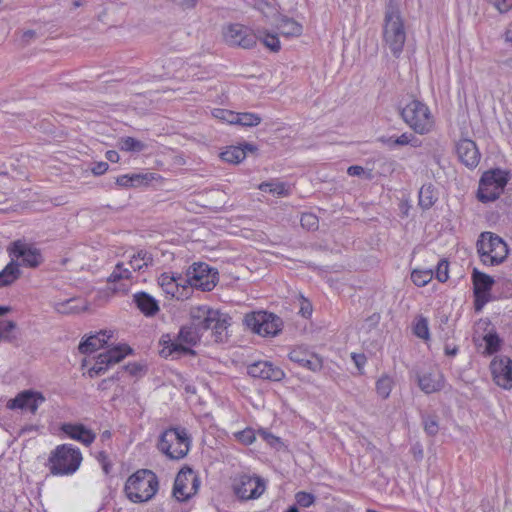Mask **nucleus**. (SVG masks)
<instances>
[{"mask_svg": "<svg viewBox=\"0 0 512 512\" xmlns=\"http://www.w3.org/2000/svg\"><path fill=\"white\" fill-rule=\"evenodd\" d=\"M189 316L190 322L202 336L206 331L211 330L216 342L226 341L231 320L227 313L203 305L192 307Z\"/></svg>", "mask_w": 512, "mask_h": 512, "instance_id": "obj_1", "label": "nucleus"}, {"mask_svg": "<svg viewBox=\"0 0 512 512\" xmlns=\"http://www.w3.org/2000/svg\"><path fill=\"white\" fill-rule=\"evenodd\" d=\"M383 40L394 57L398 58L406 41L404 21L395 0H389L384 16Z\"/></svg>", "mask_w": 512, "mask_h": 512, "instance_id": "obj_2", "label": "nucleus"}, {"mask_svg": "<svg viewBox=\"0 0 512 512\" xmlns=\"http://www.w3.org/2000/svg\"><path fill=\"white\" fill-rule=\"evenodd\" d=\"M159 489L157 475L148 469H140L126 481L124 491L129 500L142 503L151 500Z\"/></svg>", "mask_w": 512, "mask_h": 512, "instance_id": "obj_3", "label": "nucleus"}, {"mask_svg": "<svg viewBox=\"0 0 512 512\" xmlns=\"http://www.w3.org/2000/svg\"><path fill=\"white\" fill-rule=\"evenodd\" d=\"M403 121L417 134L429 133L434 126V118L429 107L418 99H411L399 109Z\"/></svg>", "mask_w": 512, "mask_h": 512, "instance_id": "obj_4", "label": "nucleus"}, {"mask_svg": "<svg viewBox=\"0 0 512 512\" xmlns=\"http://www.w3.org/2000/svg\"><path fill=\"white\" fill-rule=\"evenodd\" d=\"M82 454L72 444L58 445L48 458L49 470L53 475H71L81 464Z\"/></svg>", "mask_w": 512, "mask_h": 512, "instance_id": "obj_5", "label": "nucleus"}, {"mask_svg": "<svg viewBox=\"0 0 512 512\" xmlns=\"http://www.w3.org/2000/svg\"><path fill=\"white\" fill-rule=\"evenodd\" d=\"M191 439L183 427L166 429L159 438L158 449L172 460L184 458L190 450Z\"/></svg>", "mask_w": 512, "mask_h": 512, "instance_id": "obj_6", "label": "nucleus"}, {"mask_svg": "<svg viewBox=\"0 0 512 512\" xmlns=\"http://www.w3.org/2000/svg\"><path fill=\"white\" fill-rule=\"evenodd\" d=\"M477 252L485 265L503 263L509 253L507 243L492 232H482L477 240Z\"/></svg>", "mask_w": 512, "mask_h": 512, "instance_id": "obj_7", "label": "nucleus"}, {"mask_svg": "<svg viewBox=\"0 0 512 512\" xmlns=\"http://www.w3.org/2000/svg\"><path fill=\"white\" fill-rule=\"evenodd\" d=\"M509 180V172L500 168L484 172L479 181L477 191L478 200L482 203H489L497 200L503 193Z\"/></svg>", "mask_w": 512, "mask_h": 512, "instance_id": "obj_8", "label": "nucleus"}, {"mask_svg": "<svg viewBox=\"0 0 512 512\" xmlns=\"http://www.w3.org/2000/svg\"><path fill=\"white\" fill-rule=\"evenodd\" d=\"M244 322L253 332L264 337H274L278 335L283 326V321L279 316L266 311L246 314Z\"/></svg>", "mask_w": 512, "mask_h": 512, "instance_id": "obj_9", "label": "nucleus"}, {"mask_svg": "<svg viewBox=\"0 0 512 512\" xmlns=\"http://www.w3.org/2000/svg\"><path fill=\"white\" fill-rule=\"evenodd\" d=\"M186 283L189 288L195 287L202 291H211L218 280V272L203 262L194 263L187 270Z\"/></svg>", "mask_w": 512, "mask_h": 512, "instance_id": "obj_10", "label": "nucleus"}, {"mask_svg": "<svg viewBox=\"0 0 512 512\" xmlns=\"http://www.w3.org/2000/svg\"><path fill=\"white\" fill-rule=\"evenodd\" d=\"M266 490V481L257 475L243 474L233 483L235 495L242 501L258 499Z\"/></svg>", "mask_w": 512, "mask_h": 512, "instance_id": "obj_11", "label": "nucleus"}, {"mask_svg": "<svg viewBox=\"0 0 512 512\" xmlns=\"http://www.w3.org/2000/svg\"><path fill=\"white\" fill-rule=\"evenodd\" d=\"M132 353V349L127 346H117L100 353L95 360V364L88 370V375L91 378L104 374L111 365L119 363L124 357Z\"/></svg>", "mask_w": 512, "mask_h": 512, "instance_id": "obj_12", "label": "nucleus"}, {"mask_svg": "<svg viewBox=\"0 0 512 512\" xmlns=\"http://www.w3.org/2000/svg\"><path fill=\"white\" fill-rule=\"evenodd\" d=\"M224 41L230 46L244 49L252 48L257 43V36L248 27L242 24H230L223 30Z\"/></svg>", "mask_w": 512, "mask_h": 512, "instance_id": "obj_13", "label": "nucleus"}, {"mask_svg": "<svg viewBox=\"0 0 512 512\" xmlns=\"http://www.w3.org/2000/svg\"><path fill=\"white\" fill-rule=\"evenodd\" d=\"M10 255L17 260H20V265L28 268H37L44 261L40 249L20 240L12 243Z\"/></svg>", "mask_w": 512, "mask_h": 512, "instance_id": "obj_14", "label": "nucleus"}, {"mask_svg": "<svg viewBox=\"0 0 512 512\" xmlns=\"http://www.w3.org/2000/svg\"><path fill=\"white\" fill-rule=\"evenodd\" d=\"M474 307L476 311H480L490 301V291L494 285V279L476 268L472 272Z\"/></svg>", "mask_w": 512, "mask_h": 512, "instance_id": "obj_15", "label": "nucleus"}, {"mask_svg": "<svg viewBox=\"0 0 512 512\" xmlns=\"http://www.w3.org/2000/svg\"><path fill=\"white\" fill-rule=\"evenodd\" d=\"M45 402V397L41 392L33 390H24L17 394L13 399L7 402V408L11 410L15 409H27L32 414H35L38 407Z\"/></svg>", "mask_w": 512, "mask_h": 512, "instance_id": "obj_16", "label": "nucleus"}, {"mask_svg": "<svg viewBox=\"0 0 512 512\" xmlns=\"http://www.w3.org/2000/svg\"><path fill=\"white\" fill-rule=\"evenodd\" d=\"M490 370L493 376L494 382L504 388H512V360L503 356L495 358L491 361Z\"/></svg>", "mask_w": 512, "mask_h": 512, "instance_id": "obj_17", "label": "nucleus"}, {"mask_svg": "<svg viewBox=\"0 0 512 512\" xmlns=\"http://www.w3.org/2000/svg\"><path fill=\"white\" fill-rule=\"evenodd\" d=\"M248 374L254 378L270 381H281L285 377L284 371L269 361H256L248 366Z\"/></svg>", "mask_w": 512, "mask_h": 512, "instance_id": "obj_18", "label": "nucleus"}, {"mask_svg": "<svg viewBox=\"0 0 512 512\" xmlns=\"http://www.w3.org/2000/svg\"><path fill=\"white\" fill-rule=\"evenodd\" d=\"M289 359L312 372H318L323 367L322 359L313 352L303 347L292 349L288 355Z\"/></svg>", "mask_w": 512, "mask_h": 512, "instance_id": "obj_19", "label": "nucleus"}, {"mask_svg": "<svg viewBox=\"0 0 512 512\" xmlns=\"http://www.w3.org/2000/svg\"><path fill=\"white\" fill-rule=\"evenodd\" d=\"M185 279L181 275L164 272L158 277V284L162 290L172 297L180 299L184 296V291L187 289L185 286Z\"/></svg>", "mask_w": 512, "mask_h": 512, "instance_id": "obj_20", "label": "nucleus"}, {"mask_svg": "<svg viewBox=\"0 0 512 512\" xmlns=\"http://www.w3.org/2000/svg\"><path fill=\"white\" fill-rule=\"evenodd\" d=\"M459 160L468 168H475L481 159L476 143L470 139H462L456 145Z\"/></svg>", "mask_w": 512, "mask_h": 512, "instance_id": "obj_21", "label": "nucleus"}, {"mask_svg": "<svg viewBox=\"0 0 512 512\" xmlns=\"http://www.w3.org/2000/svg\"><path fill=\"white\" fill-rule=\"evenodd\" d=\"M197 480L196 476L193 473V470L189 467L182 468L174 481L173 486V496L178 501H185L190 498V492H187V483L191 482L193 487H195V481Z\"/></svg>", "mask_w": 512, "mask_h": 512, "instance_id": "obj_22", "label": "nucleus"}, {"mask_svg": "<svg viewBox=\"0 0 512 512\" xmlns=\"http://www.w3.org/2000/svg\"><path fill=\"white\" fill-rule=\"evenodd\" d=\"M159 345L162 346L160 355L164 358L170 356L180 355H195L196 352L178 342L177 337L173 338L170 334H163L159 340Z\"/></svg>", "mask_w": 512, "mask_h": 512, "instance_id": "obj_23", "label": "nucleus"}, {"mask_svg": "<svg viewBox=\"0 0 512 512\" xmlns=\"http://www.w3.org/2000/svg\"><path fill=\"white\" fill-rule=\"evenodd\" d=\"M61 431L69 438L86 446L92 444L96 438L95 433L86 428L83 424L64 423L61 426Z\"/></svg>", "mask_w": 512, "mask_h": 512, "instance_id": "obj_24", "label": "nucleus"}, {"mask_svg": "<svg viewBox=\"0 0 512 512\" xmlns=\"http://www.w3.org/2000/svg\"><path fill=\"white\" fill-rule=\"evenodd\" d=\"M418 386L426 394L438 392L444 388L445 379L440 372H429L417 375Z\"/></svg>", "mask_w": 512, "mask_h": 512, "instance_id": "obj_25", "label": "nucleus"}, {"mask_svg": "<svg viewBox=\"0 0 512 512\" xmlns=\"http://www.w3.org/2000/svg\"><path fill=\"white\" fill-rule=\"evenodd\" d=\"M257 147L251 143H243L239 146H229L221 153V159L227 163L239 164L245 158L248 152H256Z\"/></svg>", "mask_w": 512, "mask_h": 512, "instance_id": "obj_26", "label": "nucleus"}, {"mask_svg": "<svg viewBox=\"0 0 512 512\" xmlns=\"http://www.w3.org/2000/svg\"><path fill=\"white\" fill-rule=\"evenodd\" d=\"M133 301L145 316H154L159 311L156 299L146 292L142 291L134 294Z\"/></svg>", "mask_w": 512, "mask_h": 512, "instance_id": "obj_27", "label": "nucleus"}, {"mask_svg": "<svg viewBox=\"0 0 512 512\" xmlns=\"http://www.w3.org/2000/svg\"><path fill=\"white\" fill-rule=\"evenodd\" d=\"M275 27L285 37H298L303 32V27L300 23L283 15L278 17Z\"/></svg>", "mask_w": 512, "mask_h": 512, "instance_id": "obj_28", "label": "nucleus"}, {"mask_svg": "<svg viewBox=\"0 0 512 512\" xmlns=\"http://www.w3.org/2000/svg\"><path fill=\"white\" fill-rule=\"evenodd\" d=\"M202 335L197 331V329L194 327V325L190 322L188 324H185L181 326L178 335L177 340L182 345H185L186 347H193L196 346L200 340Z\"/></svg>", "mask_w": 512, "mask_h": 512, "instance_id": "obj_29", "label": "nucleus"}, {"mask_svg": "<svg viewBox=\"0 0 512 512\" xmlns=\"http://www.w3.org/2000/svg\"><path fill=\"white\" fill-rule=\"evenodd\" d=\"M105 336L106 331H100L97 334L90 335L80 342L78 347L79 352L81 354H91L102 348L106 344Z\"/></svg>", "mask_w": 512, "mask_h": 512, "instance_id": "obj_30", "label": "nucleus"}, {"mask_svg": "<svg viewBox=\"0 0 512 512\" xmlns=\"http://www.w3.org/2000/svg\"><path fill=\"white\" fill-rule=\"evenodd\" d=\"M20 264L12 259L10 263L0 272V287L11 285L21 275Z\"/></svg>", "mask_w": 512, "mask_h": 512, "instance_id": "obj_31", "label": "nucleus"}, {"mask_svg": "<svg viewBox=\"0 0 512 512\" xmlns=\"http://www.w3.org/2000/svg\"><path fill=\"white\" fill-rule=\"evenodd\" d=\"M437 197L434 193V188L432 185H423L419 191V205L422 209L431 208Z\"/></svg>", "mask_w": 512, "mask_h": 512, "instance_id": "obj_32", "label": "nucleus"}, {"mask_svg": "<svg viewBox=\"0 0 512 512\" xmlns=\"http://www.w3.org/2000/svg\"><path fill=\"white\" fill-rule=\"evenodd\" d=\"M79 302L76 298H70L65 301H58L53 304V307L56 312L60 314H74L81 311L82 307L77 305L76 303Z\"/></svg>", "mask_w": 512, "mask_h": 512, "instance_id": "obj_33", "label": "nucleus"}, {"mask_svg": "<svg viewBox=\"0 0 512 512\" xmlns=\"http://www.w3.org/2000/svg\"><path fill=\"white\" fill-rule=\"evenodd\" d=\"M393 386V378L384 374L376 382V392L382 399H387L390 396Z\"/></svg>", "mask_w": 512, "mask_h": 512, "instance_id": "obj_34", "label": "nucleus"}, {"mask_svg": "<svg viewBox=\"0 0 512 512\" xmlns=\"http://www.w3.org/2000/svg\"><path fill=\"white\" fill-rule=\"evenodd\" d=\"M259 189L277 196L289 194V186L284 182H264L260 184Z\"/></svg>", "mask_w": 512, "mask_h": 512, "instance_id": "obj_35", "label": "nucleus"}, {"mask_svg": "<svg viewBox=\"0 0 512 512\" xmlns=\"http://www.w3.org/2000/svg\"><path fill=\"white\" fill-rule=\"evenodd\" d=\"M381 141L384 144H386L387 146H389V147H393L395 145L404 146V145H408V144H411L412 146L417 147V144L413 143V141H417V139L411 133H403V134H401L400 136H398L396 138H394V137H389V138L382 137Z\"/></svg>", "mask_w": 512, "mask_h": 512, "instance_id": "obj_36", "label": "nucleus"}, {"mask_svg": "<svg viewBox=\"0 0 512 512\" xmlns=\"http://www.w3.org/2000/svg\"><path fill=\"white\" fill-rule=\"evenodd\" d=\"M260 123L261 117L258 114L250 112L237 113V117L234 122V124L244 127H253L259 125Z\"/></svg>", "mask_w": 512, "mask_h": 512, "instance_id": "obj_37", "label": "nucleus"}, {"mask_svg": "<svg viewBox=\"0 0 512 512\" xmlns=\"http://www.w3.org/2000/svg\"><path fill=\"white\" fill-rule=\"evenodd\" d=\"M119 148L127 152H140L144 150L145 144L133 137L127 136L119 140Z\"/></svg>", "mask_w": 512, "mask_h": 512, "instance_id": "obj_38", "label": "nucleus"}, {"mask_svg": "<svg viewBox=\"0 0 512 512\" xmlns=\"http://www.w3.org/2000/svg\"><path fill=\"white\" fill-rule=\"evenodd\" d=\"M16 329V323L12 320H1L0 321V340L11 342L16 339L14 331Z\"/></svg>", "mask_w": 512, "mask_h": 512, "instance_id": "obj_39", "label": "nucleus"}, {"mask_svg": "<svg viewBox=\"0 0 512 512\" xmlns=\"http://www.w3.org/2000/svg\"><path fill=\"white\" fill-rule=\"evenodd\" d=\"M132 277V272L129 268L124 267L123 263H117L114 270L108 277V282H118L121 280H129Z\"/></svg>", "mask_w": 512, "mask_h": 512, "instance_id": "obj_40", "label": "nucleus"}, {"mask_svg": "<svg viewBox=\"0 0 512 512\" xmlns=\"http://www.w3.org/2000/svg\"><path fill=\"white\" fill-rule=\"evenodd\" d=\"M433 278L432 270H419L415 269L411 273V280L418 287H423L428 284Z\"/></svg>", "mask_w": 512, "mask_h": 512, "instance_id": "obj_41", "label": "nucleus"}, {"mask_svg": "<svg viewBox=\"0 0 512 512\" xmlns=\"http://www.w3.org/2000/svg\"><path fill=\"white\" fill-rule=\"evenodd\" d=\"M486 343V353L491 355L496 353L500 349L501 340L496 332H489L484 336Z\"/></svg>", "mask_w": 512, "mask_h": 512, "instance_id": "obj_42", "label": "nucleus"}, {"mask_svg": "<svg viewBox=\"0 0 512 512\" xmlns=\"http://www.w3.org/2000/svg\"><path fill=\"white\" fill-rule=\"evenodd\" d=\"M413 330L417 337L427 340L429 338L428 320L425 317H420L415 323Z\"/></svg>", "mask_w": 512, "mask_h": 512, "instance_id": "obj_43", "label": "nucleus"}, {"mask_svg": "<svg viewBox=\"0 0 512 512\" xmlns=\"http://www.w3.org/2000/svg\"><path fill=\"white\" fill-rule=\"evenodd\" d=\"M263 44L269 48L273 52H278L281 48L280 40L276 34H271L269 32L264 31L263 32Z\"/></svg>", "mask_w": 512, "mask_h": 512, "instance_id": "obj_44", "label": "nucleus"}, {"mask_svg": "<svg viewBox=\"0 0 512 512\" xmlns=\"http://www.w3.org/2000/svg\"><path fill=\"white\" fill-rule=\"evenodd\" d=\"M424 430L429 436H434L438 433L439 425L435 416H424L423 417Z\"/></svg>", "mask_w": 512, "mask_h": 512, "instance_id": "obj_45", "label": "nucleus"}, {"mask_svg": "<svg viewBox=\"0 0 512 512\" xmlns=\"http://www.w3.org/2000/svg\"><path fill=\"white\" fill-rule=\"evenodd\" d=\"M296 502L299 506L308 508L315 503V496L311 493L300 491L295 495Z\"/></svg>", "mask_w": 512, "mask_h": 512, "instance_id": "obj_46", "label": "nucleus"}, {"mask_svg": "<svg viewBox=\"0 0 512 512\" xmlns=\"http://www.w3.org/2000/svg\"><path fill=\"white\" fill-rule=\"evenodd\" d=\"M215 118L227 122L229 124H234L235 119L237 117V112L227 110V109H215L213 112Z\"/></svg>", "mask_w": 512, "mask_h": 512, "instance_id": "obj_47", "label": "nucleus"}, {"mask_svg": "<svg viewBox=\"0 0 512 512\" xmlns=\"http://www.w3.org/2000/svg\"><path fill=\"white\" fill-rule=\"evenodd\" d=\"M235 437L238 441L245 445L252 444L256 439L255 432L251 428H246L242 431L235 433Z\"/></svg>", "mask_w": 512, "mask_h": 512, "instance_id": "obj_48", "label": "nucleus"}, {"mask_svg": "<svg viewBox=\"0 0 512 512\" xmlns=\"http://www.w3.org/2000/svg\"><path fill=\"white\" fill-rule=\"evenodd\" d=\"M436 278L440 282H446L449 278V263L447 260L442 259L439 261L436 268Z\"/></svg>", "mask_w": 512, "mask_h": 512, "instance_id": "obj_49", "label": "nucleus"}, {"mask_svg": "<svg viewBox=\"0 0 512 512\" xmlns=\"http://www.w3.org/2000/svg\"><path fill=\"white\" fill-rule=\"evenodd\" d=\"M301 225L308 230H314L318 228V218L311 213H305L300 219Z\"/></svg>", "mask_w": 512, "mask_h": 512, "instance_id": "obj_50", "label": "nucleus"}, {"mask_svg": "<svg viewBox=\"0 0 512 512\" xmlns=\"http://www.w3.org/2000/svg\"><path fill=\"white\" fill-rule=\"evenodd\" d=\"M500 13H506L512 8V0H486Z\"/></svg>", "mask_w": 512, "mask_h": 512, "instance_id": "obj_51", "label": "nucleus"}, {"mask_svg": "<svg viewBox=\"0 0 512 512\" xmlns=\"http://www.w3.org/2000/svg\"><path fill=\"white\" fill-rule=\"evenodd\" d=\"M253 7L263 13L265 17H268L269 14L275 11V9L266 0H254Z\"/></svg>", "mask_w": 512, "mask_h": 512, "instance_id": "obj_52", "label": "nucleus"}, {"mask_svg": "<svg viewBox=\"0 0 512 512\" xmlns=\"http://www.w3.org/2000/svg\"><path fill=\"white\" fill-rule=\"evenodd\" d=\"M134 256L142 261V266H149L153 263L152 255L146 250H139Z\"/></svg>", "mask_w": 512, "mask_h": 512, "instance_id": "obj_53", "label": "nucleus"}, {"mask_svg": "<svg viewBox=\"0 0 512 512\" xmlns=\"http://www.w3.org/2000/svg\"><path fill=\"white\" fill-rule=\"evenodd\" d=\"M109 168V165L107 162H97L94 164V166L91 168V172L95 176L103 175Z\"/></svg>", "mask_w": 512, "mask_h": 512, "instance_id": "obj_54", "label": "nucleus"}, {"mask_svg": "<svg viewBox=\"0 0 512 512\" xmlns=\"http://www.w3.org/2000/svg\"><path fill=\"white\" fill-rule=\"evenodd\" d=\"M260 435L272 447H276L277 444H280V439L267 431H260Z\"/></svg>", "mask_w": 512, "mask_h": 512, "instance_id": "obj_55", "label": "nucleus"}, {"mask_svg": "<svg viewBox=\"0 0 512 512\" xmlns=\"http://www.w3.org/2000/svg\"><path fill=\"white\" fill-rule=\"evenodd\" d=\"M130 178L132 187H136L149 180L147 174H131Z\"/></svg>", "mask_w": 512, "mask_h": 512, "instance_id": "obj_56", "label": "nucleus"}, {"mask_svg": "<svg viewBox=\"0 0 512 512\" xmlns=\"http://www.w3.org/2000/svg\"><path fill=\"white\" fill-rule=\"evenodd\" d=\"M351 357H352L356 367L361 372L364 365L366 364V356L364 354L353 353Z\"/></svg>", "mask_w": 512, "mask_h": 512, "instance_id": "obj_57", "label": "nucleus"}, {"mask_svg": "<svg viewBox=\"0 0 512 512\" xmlns=\"http://www.w3.org/2000/svg\"><path fill=\"white\" fill-rule=\"evenodd\" d=\"M119 373H116L115 375L109 377V378H106V379H103L99 384H98V389L99 390H107L109 389L110 387V384L116 380L119 379V376H118Z\"/></svg>", "mask_w": 512, "mask_h": 512, "instance_id": "obj_58", "label": "nucleus"}, {"mask_svg": "<svg viewBox=\"0 0 512 512\" xmlns=\"http://www.w3.org/2000/svg\"><path fill=\"white\" fill-rule=\"evenodd\" d=\"M142 368V365L138 363H129L123 367V369L132 376H136L142 370Z\"/></svg>", "mask_w": 512, "mask_h": 512, "instance_id": "obj_59", "label": "nucleus"}, {"mask_svg": "<svg viewBox=\"0 0 512 512\" xmlns=\"http://www.w3.org/2000/svg\"><path fill=\"white\" fill-rule=\"evenodd\" d=\"M116 184L121 187H132L131 186V178L129 174L121 175L116 178Z\"/></svg>", "mask_w": 512, "mask_h": 512, "instance_id": "obj_60", "label": "nucleus"}, {"mask_svg": "<svg viewBox=\"0 0 512 512\" xmlns=\"http://www.w3.org/2000/svg\"><path fill=\"white\" fill-rule=\"evenodd\" d=\"M349 176H361L364 173V168L358 165H352L347 169Z\"/></svg>", "mask_w": 512, "mask_h": 512, "instance_id": "obj_61", "label": "nucleus"}, {"mask_svg": "<svg viewBox=\"0 0 512 512\" xmlns=\"http://www.w3.org/2000/svg\"><path fill=\"white\" fill-rule=\"evenodd\" d=\"M129 265L133 269V271H139L145 267L142 266V261H139L134 255L131 257Z\"/></svg>", "mask_w": 512, "mask_h": 512, "instance_id": "obj_62", "label": "nucleus"}, {"mask_svg": "<svg viewBox=\"0 0 512 512\" xmlns=\"http://www.w3.org/2000/svg\"><path fill=\"white\" fill-rule=\"evenodd\" d=\"M107 160H109L112 163H116L119 161V154L115 150H109L105 154Z\"/></svg>", "mask_w": 512, "mask_h": 512, "instance_id": "obj_63", "label": "nucleus"}, {"mask_svg": "<svg viewBox=\"0 0 512 512\" xmlns=\"http://www.w3.org/2000/svg\"><path fill=\"white\" fill-rule=\"evenodd\" d=\"M366 321L370 324V326H376L380 321V314L374 313L371 316H369Z\"/></svg>", "mask_w": 512, "mask_h": 512, "instance_id": "obj_64", "label": "nucleus"}]
</instances>
